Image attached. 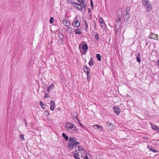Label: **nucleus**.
<instances>
[{
  "label": "nucleus",
  "mask_w": 159,
  "mask_h": 159,
  "mask_svg": "<svg viewBox=\"0 0 159 159\" xmlns=\"http://www.w3.org/2000/svg\"><path fill=\"white\" fill-rule=\"evenodd\" d=\"M67 28H68V29L70 30V33H71L72 32V28L71 27H70V26H69V27H67Z\"/></svg>",
  "instance_id": "nucleus-39"
},
{
  "label": "nucleus",
  "mask_w": 159,
  "mask_h": 159,
  "mask_svg": "<svg viewBox=\"0 0 159 159\" xmlns=\"http://www.w3.org/2000/svg\"><path fill=\"white\" fill-rule=\"evenodd\" d=\"M130 15L129 13H126L125 14V19L128 21V20L130 17Z\"/></svg>",
  "instance_id": "nucleus-20"
},
{
  "label": "nucleus",
  "mask_w": 159,
  "mask_h": 159,
  "mask_svg": "<svg viewBox=\"0 0 159 159\" xmlns=\"http://www.w3.org/2000/svg\"><path fill=\"white\" fill-rule=\"evenodd\" d=\"M83 159H89L88 156L86 155L84 157Z\"/></svg>",
  "instance_id": "nucleus-47"
},
{
  "label": "nucleus",
  "mask_w": 159,
  "mask_h": 159,
  "mask_svg": "<svg viewBox=\"0 0 159 159\" xmlns=\"http://www.w3.org/2000/svg\"><path fill=\"white\" fill-rule=\"evenodd\" d=\"M149 37L151 39H157L158 38V35L157 34L151 33L149 36Z\"/></svg>",
  "instance_id": "nucleus-10"
},
{
  "label": "nucleus",
  "mask_w": 159,
  "mask_h": 159,
  "mask_svg": "<svg viewBox=\"0 0 159 159\" xmlns=\"http://www.w3.org/2000/svg\"><path fill=\"white\" fill-rule=\"evenodd\" d=\"M107 129L109 130H111L114 129V125L111 123H108L107 124Z\"/></svg>",
  "instance_id": "nucleus-7"
},
{
  "label": "nucleus",
  "mask_w": 159,
  "mask_h": 159,
  "mask_svg": "<svg viewBox=\"0 0 159 159\" xmlns=\"http://www.w3.org/2000/svg\"><path fill=\"white\" fill-rule=\"evenodd\" d=\"M49 97V95L48 93H46L45 96V98H48Z\"/></svg>",
  "instance_id": "nucleus-45"
},
{
  "label": "nucleus",
  "mask_w": 159,
  "mask_h": 159,
  "mask_svg": "<svg viewBox=\"0 0 159 159\" xmlns=\"http://www.w3.org/2000/svg\"><path fill=\"white\" fill-rule=\"evenodd\" d=\"M84 67L85 68V69L84 68V72L88 73L89 72V71H90V69L86 65H85L84 66Z\"/></svg>",
  "instance_id": "nucleus-17"
},
{
  "label": "nucleus",
  "mask_w": 159,
  "mask_h": 159,
  "mask_svg": "<svg viewBox=\"0 0 159 159\" xmlns=\"http://www.w3.org/2000/svg\"><path fill=\"white\" fill-rule=\"evenodd\" d=\"M62 22L63 23V24L67 27L69 26H70V22L65 19L62 20Z\"/></svg>",
  "instance_id": "nucleus-5"
},
{
  "label": "nucleus",
  "mask_w": 159,
  "mask_h": 159,
  "mask_svg": "<svg viewBox=\"0 0 159 159\" xmlns=\"http://www.w3.org/2000/svg\"><path fill=\"white\" fill-rule=\"evenodd\" d=\"M54 87V84H52L50 85L48 88L49 89H50L51 90L53 89Z\"/></svg>",
  "instance_id": "nucleus-29"
},
{
  "label": "nucleus",
  "mask_w": 159,
  "mask_h": 159,
  "mask_svg": "<svg viewBox=\"0 0 159 159\" xmlns=\"http://www.w3.org/2000/svg\"><path fill=\"white\" fill-rule=\"evenodd\" d=\"M96 57L97 58V60L99 61H101V56L100 54H97L96 55Z\"/></svg>",
  "instance_id": "nucleus-24"
},
{
  "label": "nucleus",
  "mask_w": 159,
  "mask_h": 159,
  "mask_svg": "<svg viewBox=\"0 0 159 159\" xmlns=\"http://www.w3.org/2000/svg\"><path fill=\"white\" fill-rule=\"evenodd\" d=\"M99 21L100 23H101V24H105V22L103 21L102 18H100L99 19Z\"/></svg>",
  "instance_id": "nucleus-30"
},
{
  "label": "nucleus",
  "mask_w": 159,
  "mask_h": 159,
  "mask_svg": "<svg viewBox=\"0 0 159 159\" xmlns=\"http://www.w3.org/2000/svg\"><path fill=\"white\" fill-rule=\"evenodd\" d=\"M143 4L146 8V10L148 11H151L152 7H151V4H150V2L147 0H144L142 1Z\"/></svg>",
  "instance_id": "nucleus-3"
},
{
  "label": "nucleus",
  "mask_w": 159,
  "mask_h": 159,
  "mask_svg": "<svg viewBox=\"0 0 159 159\" xmlns=\"http://www.w3.org/2000/svg\"><path fill=\"white\" fill-rule=\"evenodd\" d=\"M68 144L72 148L76 147L77 146L75 143H69Z\"/></svg>",
  "instance_id": "nucleus-23"
},
{
  "label": "nucleus",
  "mask_w": 159,
  "mask_h": 159,
  "mask_svg": "<svg viewBox=\"0 0 159 159\" xmlns=\"http://www.w3.org/2000/svg\"><path fill=\"white\" fill-rule=\"evenodd\" d=\"M121 14L118 15V18L115 22V30L116 34H117V33L120 30L121 25L122 24L121 21Z\"/></svg>",
  "instance_id": "nucleus-1"
},
{
  "label": "nucleus",
  "mask_w": 159,
  "mask_h": 159,
  "mask_svg": "<svg viewBox=\"0 0 159 159\" xmlns=\"http://www.w3.org/2000/svg\"><path fill=\"white\" fill-rule=\"evenodd\" d=\"M78 3L75 2L74 1L71 5H72L73 6L75 7V8H76V6H77V5H78Z\"/></svg>",
  "instance_id": "nucleus-31"
},
{
  "label": "nucleus",
  "mask_w": 159,
  "mask_h": 159,
  "mask_svg": "<svg viewBox=\"0 0 159 159\" xmlns=\"http://www.w3.org/2000/svg\"><path fill=\"white\" fill-rule=\"evenodd\" d=\"M39 104L41 105L42 108L43 109H44L45 107L44 106V105L43 103L42 102V101H40V102H39Z\"/></svg>",
  "instance_id": "nucleus-32"
},
{
  "label": "nucleus",
  "mask_w": 159,
  "mask_h": 159,
  "mask_svg": "<svg viewBox=\"0 0 159 159\" xmlns=\"http://www.w3.org/2000/svg\"><path fill=\"white\" fill-rule=\"evenodd\" d=\"M130 11V8L129 7H127L126 8L125 11L126 13H129V12Z\"/></svg>",
  "instance_id": "nucleus-34"
},
{
  "label": "nucleus",
  "mask_w": 159,
  "mask_h": 159,
  "mask_svg": "<svg viewBox=\"0 0 159 159\" xmlns=\"http://www.w3.org/2000/svg\"><path fill=\"white\" fill-rule=\"evenodd\" d=\"M50 104H51V105L56 106L55 102L52 100L50 101Z\"/></svg>",
  "instance_id": "nucleus-33"
},
{
  "label": "nucleus",
  "mask_w": 159,
  "mask_h": 159,
  "mask_svg": "<svg viewBox=\"0 0 159 159\" xmlns=\"http://www.w3.org/2000/svg\"><path fill=\"white\" fill-rule=\"evenodd\" d=\"M155 130H156L157 132H159V128L157 127Z\"/></svg>",
  "instance_id": "nucleus-53"
},
{
  "label": "nucleus",
  "mask_w": 159,
  "mask_h": 159,
  "mask_svg": "<svg viewBox=\"0 0 159 159\" xmlns=\"http://www.w3.org/2000/svg\"><path fill=\"white\" fill-rule=\"evenodd\" d=\"M94 128L97 129L98 130H99V131H101L102 129V127L101 126L99 125H95L94 126Z\"/></svg>",
  "instance_id": "nucleus-11"
},
{
  "label": "nucleus",
  "mask_w": 159,
  "mask_h": 159,
  "mask_svg": "<svg viewBox=\"0 0 159 159\" xmlns=\"http://www.w3.org/2000/svg\"><path fill=\"white\" fill-rule=\"evenodd\" d=\"M51 89H49L48 88V89H47V91L48 93H49L50 92V91H51Z\"/></svg>",
  "instance_id": "nucleus-50"
},
{
  "label": "nucleus",
  "mask_w": 159,
  "mask_h": 159,
  "mask_svg": "<svg viewBox=\"0 0 159 159\" xmlns=\"http://www.w3.org/2000/svg\"><path fill=\"white\" fill-rule=\"evenodd\" d=\"M82 49L84 51H87L88 49L87 44H84L82 47Z\"/></svg>",
  "instance_id": "nucleus-16"
},
{
  "label": "nucleus",
  "mask_w": 159,
  "mask_h": 159,
  "mask_svg": "<svg viewBox=\"0 0 159 159\" xmlns=\"http://www.w3.org/2000/svg\"><path fill=\"white\" fill-rule=\"evenodd\" d=\"M75 159H80L79 156L75 157Z\"/></svg>",
  "instance_id": "nucleus-52"
},
{
  "label": "nucleus",
  "mask_w": 159,
  "mask_h": 159,
  "mask_svg": "<svg viewBox=\"0 0 159 159\" xmlns=\"http://www.w3.org/2000/svg\"><path fill=\"white\" fill-rule=\"evenodd\" d=\"M148 148L151 151L153 152H158V151L157 149H156L153 147H152L151 146H148Z\"/></svg>",
  "instance_id": "nucleus-8"
},
{
  "label": "nucleus",
  "mask_w": 159,
  "mask_h": 159,
  "mask_svg": "<svg viewBox=\"0 0 159 159\" xmlns=\"http://www.w3.org/2000/svg\"><path fill=\"white\" fill-rule=\"evenodd\" d=\"M82 32L81 30L80 29H79V28H78L76 30H75V33L76 34H80Z\"/></svg>",
  "instance_id": "nucleus-19"
},
{
  "label": "nucleus",
  "mask_w": 159,
  "mask_h": 159,
  "mask_svg": "<svg viewBox=\"0 0 159 159\" xmlns=\"http://www.w3.org/2000/svg\"><path fill=\"white\" fill-rule=\"evenodd\" d=\"M75 144L76 145V146H77V145L78 144H80V143L79 142H75Z\"/></svg>",
  "instance_id": "nucleus-48"
},
{
  "label": "nucleus",
  "mask_w": 159,
  "mask_h": 159,
  "mask_svg": "<svg viewBox=\"0 0 159 159\" xmlns=\"http://www.w3.org/2000/svg\"><path fill=\"white\" fill-rule=\"evenodd\" d=\"M157 127L155 125H153L152 126V128L154 130H156Z\"/></svg>",
  "instance_id": "nucleus-41"
},
{
  "label": "nucleus",
  "mask_w": 159,
  "mask_h": 159,
  "mask_svg": "<svg viewBox=\"0 0 159 159\" xmlns=\"http://www.w3.org/2000/svg\"><path fill=\"white\" fill-rule=\"evenodd\" d=\"M62 136L66 140H68L69 139L68 137L66 134L63 133L62 134Z\"/></svg>",
  "instance_id": "nucleus-22"
},
{
  "label": "nucleus",
  "mask_w": 159,
  "mask_h": 159,
  "mask_svg": "<svg viewBox=\"0 0 159 159\" xmlns=\"http://www.w3.org/2000/svg\"><path fill=\"white\" fill-rule=\"evenodd\" d=\"M72 24L74 26L77 27H79L80 25V23L77 20L74 21L73 22Z\"/></svg>",
  "instance_id": "nucleus-9"
},
{
  "label": "nucleus",
  "mask_w": 159,
  "mask_h": 159,
  "mask_svg": "<svg viewBox=\"0 0 159 159\" xmlns=\"http://www.w3.org/2000/svg\"><path fill=\"white\" fill-rule=\"evenodd\" d=\"M78 124H79L80 125V126H81V127H82V128L83 129H85L86 128V127L84 125H83L80 122V121L79 120H78Z\"/></svg>",
  "instance_id": "nucleus-27"
},
{
  "label": "nucleus",
  "mask_w": 159,
  "mask_h": 159,
  "mask_svg": "<svg viewBox=\"0 0 159 159\" xmlns=\"http://www.w3.org/2000/svg\"><path fill=\"white\" fill-rule=\"evenodd\" d=\"M65 127L66 130L69 133H74L76 131V127L73 124L70 122H67Z\"/></svg>",
  "instance_id": "nucleus-2"
},
{
  "label": "nucleus",
  "mask_w": 159,
  "mask_h": 159,
  "mask_svg": "<svg viewBox=\"0 0 159 159\" xmlns=\"http://www.w3.org/2000/svg\"><path fill=\"white\" fill-rule=\"evenodd\" d=\"M83 24L85 26L84 28L85 29L86 31V32H88V25L86 21H84V22H83Z\"/></svg>",
  "instance_id": "nucleus-12"
},
{
  "label": "nucleus",
  "mask_w": 159,
  "mask_h": 159,
  "mask_svg": "<svg viewBox=\"0 0 159 159\" xmlns=\"http://www.w3.org/2000/svg\"><path fill=\"white\" fill-rule=\"evenodd\" d=\"M59 41H61V43L62 44H63V38L64 37L63 35V34H62L60 33V34H59Z\"/></svg>",
  "instance_id": "nucleus-13"
},
{
  "label": "nucleus",
  "mask_w": 159,
  "mask_h": 159,
  "mask_svg": "<svg viewBox=\"0 0 159 159\" xmlns=\"http://www.w3.org/2000/svg\"><path fill=\"white\" fill-rule=\"evenodd\" d=\"M77 150H75V151H74L73 152V153L74 154V158L75 157H78L79 156V153L77 152Z\"/></svg>",
  "instance_id": "nucleus-21"
},
{
  "label": "nucleus",
  "mask_w": 159,
  "mask_h": 159,
  "mask_svg": "<svg viewBox=\"0 0 159 159\" xmlns=\"http://www.w3.org/2000/svg\"><path fill=\"white\" fill-rule=\"evenodd\" d=\"M113 110L116 114L118 115L120 111V109L119 108L118 106H116L113 107Z\"/></svg>",
  "instance_id": "nucleus-6"
},
{
  "label": "nucleus",
  "mask_w": 159,
  "mask_h": 159,
  "mask_svg": "<svg viewBox=\"0 0 159 159\" xmlns=\"http://www.w3.org/2000/svg\"><path fill=\"white\" fill-rule=\"evenodd\" d=\"M24 121H25V124L26 127H27V123L26 122V120L25 119Z\"/></svg>",
  "instance_id": "nucleus-51"
},
{
  "label": "nucleus",
  "mask_w": 159,
  "mask_h": 159,
  "mask_svg": "<svg viewBox=\"0 0 159 159\" xmlns=\"http://www.w3.org/2000/svg\"><path fill=\"white\" fill-rule=\"evenodd\" d=\"M78 2L84 8V11H86V3L84 0H77Z\"/></svg>",
  "instance_id": "nucleus-4"
},
{
  "label": "nucleus",
  "mask_w": 159,
  "mask_h": 159,
  "mask_svg": "<svg viewBox=\"0 0 159 159\" xmlns=\"http://www.w3.org/2000/svg\"><path fill=\"white\" fill-rule=\"evenodd\" d=\"M78 148L79 150L80 151H81V150H83L82 148V147L81 146H79L78 147Z\"/></svg>",
  "instance_id": "nucleus-44"
},
{
  "label": "nucleus",
  "mask_w": 159,
  "mask_h": 159,
  "mask_svg": "<svg viewBox=\"0 0 159 159\" xmlns=\"http://www.w3.org/2000/svg\"><path fill=\"white\" fill-rule=\"evenodd\" d=\"M58 110H59V111H60V110H61V109L60 108V107H58Z\"/></svg>",
  "instance_id": "nucleus-55"
},
{
  "label": "nucleus",
  "mask_w": 159,
  "mask_h": 159,
  "mask_svg": "<svg viewBox=\"0 0 159 159\" xmlns=\"http://www.w3.org/2000/svg\"><path fill=\"white\" fill-rule=\"evenodd\" d=\"M67 1L68 3H70L71 4L72 3L74 2V1L72 0H67Z\"/></svg>",
  "instance_id": "nucleus-38"
},
{
  "label": "nucleus",
  "mask_w": 159,
  "mask_h": 159,
  "mask_svg": "<svg viewBox=\"0 0 159 159\" xmlns=\"http://www.w3.org/2000/svg\"><path fill=\"white\" fill-rule=\"evenodd\" d=\"M53 20H54V18L53 17H51L50 18V23L51 24L53 23Z\"/></svg>",
  "instance_id": "nucleus-37"
},
{
  "label": "nucleus",
  "mask_w": 159,
  "mask_h": 159,
  "mask_svg": "<svg viewBox=\"0 0 159 159\" xmlns=\"http://www.w3.org/2000/svg\"><path fill=\"white\" fill-rule=\"evenodd\" d=\"M95 38L96 39V41H98L99 39V37L98 35V34H96L95 36Z\"/></svg>",
  "instance_id": "nucleus-35"
},
{
  "label": "nucleus",
  "mask_w": 159,
  "mask_h": 159,
  "mask_svg": "<svg viewBox=\"0 0 159 159\" xmlns=\"http://www.w3.org/2000/svg\"><path fill=\"white\" fill-rule=\"evenodd\" d=\"M90 5L91 6V7L93 8V2L92 0H90Z\"/></svg>",
  "instance_id": "nucleus-42"
},
{
  "label": "nucleus",
  "mask_w": 159,
  "mask_h": 159,
  "mask_svg": "<svg viewBox=\"0 0 159 159\" xmlns=\"http://www.w3.org/2000/svg\"><path fill=\"white\" fill-rule=\"evenodd\" d=\"M56 106H52V105H51L50 106V109L51 111H53L55 108Z\"/></svg>",
  "instance_id": "nucleus-36"
},
{
  "label": "nucleus",
  "mask_w": 159,
  "mask_h": 159,
  "mask_svg": "<svg viewBox=\"0 0 159 159\" xmlns=\"http://www.w3.org/2000/svg\"><path fill=\"white\" fill-rule=\"evenodd\" d=\"M94 64V63L93 62L92 59L91 58L90 61L89 62V64L90 66H91L92 65H93Z\"/></svg>",
  "instance_id": "nucleus-28"
},
{
  "label": "nucleus",
  "mask_w": 159,
  "mask_h": 159,
  "mask_svg": "<svg viewBox=\"0 0 159 159\" xmlns=\"http://www.w3.org/2000/svg\"><path fill=\"white\" fill-rule=\"evenodd\" d=\"M86 73V74H87V80L88 81H89V80H90V77L91 76V75H90V72H88V73Z\"/></svg>",
  "instance_id": "nucleus-26"
},
{
  "label": "nucleus",
  "mask_w": 159,
  "mask_h": 159,
  "mask_svg": "<svg viewBox=\"0 0 159 159\" xmlns=\"http://www.w3.org/2000/svg\"><path fill=\"white\" fill-rule=\"evenodd\" d=\"M24 136L23 134L20 135V138L22 139L23 140L24 139Z\"/></svg>",
  "instance_id": "nucleus-43"
},
{
  "label": "nucleus",
  "mask_w": 159,
  "mask_h": 159,
  "mask_svg": "<svg viewBox=\"0 0 159 159\" xmlns=\"http://www.w3.org/2000/svg\"><path fill=\"white\" fill-rule=\"evenodd\" d=\"M145 115H146L148 116H148L149 114H145Z\"/></svg>",
  "instance_id": "nucleus-54"
},
{
  "label": "nucleus",
  "mask_w": 159,
  "mask_h": 159,
  "mask_svg": "<svg viewBox=\"0 0 159 159\" xmlns=\"http://www.w3.org/2000/svg\"><path fill=\"white\" fill-rule=\"evenodd\" d=\"M143 139H148V137L147 136H143Z\"/></svg>",
  "instance_id": "nucleus-46"
},
{
  "label": "nucleus",
  "mask_w": 159,
  "mask_h": 159,
  "mask_svg": "<svg viewBox=\"0 0 159 159\" xmlns=\"http://www.w3.org/2000/svg\"><path fill=\"white\" fill-rule=\"evenodd\" d=\"M140 54L139 53L136 57V60L139 63L141 62V60L140 59Z\"/></svg>",
  "instance_id": "nucleus-18"
},
{
  "label": "nucleus",
  "mask_w": 159,
  "mask_h": 159,
  "mask_svg": "<svg viewBox=\"0 0 159 159\" xmlns=\"http://www.w3.org/2000/svg\"><path fill=\"white\" fill-rule=\"evenodd\" d=\"M44 114L46 116H48L49 115V112L47 110H45L44 112Z\"/></svg>",
  "instance_id": "nucleus-25"
},
{
  "label": "nucleus",
  "mask_w": 159,
  "mask_h": 159,
  "mask_svg": "<svg viewBox=\"0 0 159 159\" xmlns=\"http://www.w3.org/2000/svg\"><path fill=\"white\" fill-rule=\"evenodd\" d=\"M90 10H89V12H90Z\"/></svg>",
  "instance_id": "nucleus-56"
},
{
  "label": "nucleus",
  "mask_w": 159,
  "mask_h": 159,
  "mask_svg": "<svg viewBox=\"0 0 159 159\" xmlns=\"http://www.w3.org/2000/svg\"><path fill=\"white\" fill-rule=\"evenodd\" d=\"M32 63L31 61H30L29 62V63H28V67H30L31 66V65H32Z\"/></svg>",
  "instance_id": "nucleus-40"
},
{
  "label": "nucleus",
  "mask_w": 159,
  "mask_h": 159,
  "mask_svg": "<svg viewBox=\"0 0 159 159\" xmlns=\"http://www.w3.org/2000/svg\"><path fill=\"white\" fill-rule=\"evenodd\" d=\"M78 5L79 7H78V6H76V8L78 10H80L81 11H82L83 10V9H84V8L82 6V5L78 3Z\"/></svg>",
  "instance_id": "nucleus-15"
},
{
  "label": "nucleus",
  "mask_w": 159,
  "mask_h": 159,
  "mask_svg": "<svg viewBox=\"0 0 159 159\" xmlns=\"http://www.w3.org/2000/svg\"><path fill=\"white\" fill-rule=\"evenodd\" d=\"M76 139L73 137H70V139L69 141V143H73L76 142Z\"/></svg>",
  "instance_id": "nucleus-14"
},
{
  "label": "nucleus",
  "mask_w": 159,
  "mask_h": 159,
  "mask_svg": "<svg viewBox=\"0 0 159 159\" xmlns=\"http://www.w3.org/2000/svg\"><path fill=\"white\" fill-rule=\"evenodd\" d=\"M148 44V43H146V45H147Z\"/></svg>",
  "instance_id": "nucleus-57"
},
{
  "label": "nucleus",
  "mask_w": 159,
  "mask_h": 159,
  "mask_svg": "<svg viewBox=\"0 0 159 159\" xmlns=\"http://www.w3.org/2000/svg\"><path fill=\"white\" fill-rule=\"evenodd\" d=\"M73 148L71 147L70 145L69 147V148L70 150H72L73 149Z\"/></svg>",
  "instance_id": "nucleus-49"
}]
</instances>
